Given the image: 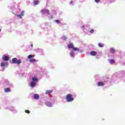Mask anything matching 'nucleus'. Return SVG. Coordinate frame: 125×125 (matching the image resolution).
<instances>
[{
	"label": "nucleus",
	"mask_w": 125,
	"mask_h": 125,
	"mask_svg": "<svg viewBox=\"0 0 125 125\" xmlns=\"http://www.w3.org/2000/svg\"><path fill=\"white\" fill-rule=\"evenodd\" d=\"M73 50H74V51H79V50H80V49L77 47H73Z\"/></svg>",
	"instance_id": "nucleus-20"
},
{
	"label": "nucleus",
	"mask_w": 125,
	"mask_h": 125,
	"mask_svg": "<svg viewBox=\"0 0 125 125\" xmlns=\"http://www.w3.org/2000/svg\"><path fill=\"white\" fill-rule=\"evenodd\" d=\"M40 98V96H39V95L38 94H34V99L36 100H38Z\"/></svg>",
	"instance_id": "nucleus-14"
},
{
	"label": "nucleus",
	"mask_w": 125,
	"mask_h": 125,
	"mask_svg": "<svg viewBox=\"0 0 125 125\" xmlns=\"http://www.w3.org/2000/svg\"><path fill=\"white\" fill-rule=\"evenodd\" d=\"M36 85V83L34 82H32L30 83V86L31 87H35V86Z\"/></svg>",
	"instance_id": "nucleus-10"
},
{
	"label": "nucleus",
	"mask_w": 125,
	"mask_h": 125,
	"mask_svg": "<svg viewBox=\"0 0 125 125\" xmlns=\"http://www.w3.org/2000/svg\"><path fill=\"white\" fill-rule=\"evenodd\" d=\"M68 48H74V45L73 43H70L67 45Z\"/></svg>",
	"instance_id": "nucleus-11"
},
{
	"label": "nucleus",
	"mask_w": 125,
	"mask_h": 125,
	"mask_svg": "<svg viewBox=\"0 0 125 125\" xmlns=\"http://www.w3.org/2000/svg\"><path fill=\"white\" fill-rule=\"evenodd\" d=\"M0 32H1V29L0 28Z\"/></svg>",
	"instance_id": "nucleus-31"
},
{
	"label": "nucleus",
	"mask_w": 125,
	"mask_h": 125,
	"mask_svg": "<svg viewBox=\"0 0 125 125\" xmlns=\"http://www.w3.org/2000/svg\"><path fill=\"white\" fill-rule=\"evenodd\" d=\"M115 60H109V63H110V64H115Z\"/></svg>",
	"instance_id": "nucleus-15"
},
{
	"label": "nucleus",
	"mask_w": 125,
	"mask_h": 125,
	"mask_svg": "<svg viewBox=\"0 0 125 125\" xmlns=\"http://www.w3.org/2000/svg\"><path fill=\"white\" fill-rule=\"evenodd\" d=\"M90 55H92V56H95V55L97 54V52L96 51H92L90 52Z\"/></svg>",
	"instance_id": "nucleus-6"
},
{
	"label": "nucleus",
	"mask_w": 125,
	"mask_h": 125,
	"mask_svg": "<svg viewBox=\"0 0 125 125\" xmlns=\"http://www.w3.org/2000/svg\"><path fill=\"white\" fill-rule=\"evenodd\" d=\"M74 98L73 97V95L72 94H67L65 97V100H66V102H72V101H74Z\"/></svg>",
	"instance_id": "nucleus-1"
},
{
	"label": "nucleus",
	"mask_w": 125,
	"mask_h": 125,
	"mask_svg": "<svg viewBox=\"0 0 125 125\" xmlns=\"http://www.w3.org/2000/svg\"><path fill=\"white\" fill-rule=\"evenodd\" d=\"M41 12L42 13V14H47V15L50 14L49 10L47 9H42L41 10Z\"/></svg>",
	"instance_id": "nucleus-3"
},
{
	"label": "nucleus",
	"mask_w": 125,
	"mask_h": 125,
	"mask_svg": "<svg viewBox=\"0 0 125 125\" xmlns=\"http://www.w3.org/2000/svg\"><path fill=\"white\" fill-rule=\"evenodd\" d=\"M21 16H24V11H21Z\"/></svg>",
	"instance_id": "nucleus-25"
},
{
	"label": "nucleus",
	"mask_w": 125,
	"mask_h": 125,
	"mask_svg": "<svg viewBox=\"0 0 125 125\" xmlns=\"http://www.w3.org/2000/svg\"><path fill=\"white\" fill-rule=\"evenodd\" d=\"M95 2L98 3L100 1V0H95Z\"/></svg>",
	"instance_id": "nucleus-28"
},
{
	"label": "nucleus",
	"mask_w": 125,
	"mask_h": 125,
	"mask_svg": "<svg viewBox=\"0 0 125 125\" xmlns=\"http://www.w3.org/2000/svg\"><path fill=\"white\" fill-rule=\"evenodd\" d=\"M36 60L35 59H31L29 60V62L31 63H34V62H36Z\"/></svg>",
	"instance_id": "nucleus-18"
},
{
	"label": "nucleus",
	"mask_w": 125,
	"mask_h": 125,
	"mask_svg": "<svg viewBox=\"0 0 125 125\" xmlns=\"http://www.w3.org/2000/svg\"><path fill=\"white\" fill-rule=\"evenodd\" d=\"M25 113H26L27 114H30V111H29V110H26L25 111Z\"/></svg>",
	"instance_id": "nucleus-24"
},
{
	"label": "nucleus",
	"mask_w": 125,
	"mask_h": 125,
	"mask_svg": "<svg viewBox=\"0 0 125 125\" xmlns=\"http://www.w3.org/2000/svg\"><path fill=\"white\" fill-rule=\"evenodd\" d=\"M62 40H64V41H65V40H67V37H66L65 36H63L62 37Z\"/></svg>",
	"instance_id": "nucleus-23"
},
{
	"label": "nucleus",
	"mask_w": 125,
	"mask_h": 125,
	"mask_svg": "<svg viewBox=\"0 0 125 125\" xmlns=\"http://www.w3.org/2000/svg\"><path fill=\"white\" fill-rule=\"evenodd\" d=\"M31 46L33 47V44H31Z\"/></svg>",
	"instance_id": "nucleus-32"
},
{
	"label": "nucleus",
	"mask_w": 125,
	"mask_h": 125,
	"mask_svg": "<svg viewBox=\"0 0 125 125\" xmlns=\"http://www.w3.org/2000/svg\"><path fill=\"white\" fill-rule=\"evenodd\" d=\"M90 33L91 34H93V33H94V30L93 29H91L90 31Z\"/></svg>",
	"instance_id": "nucleus-22"
},
{
	"label": "nucleus",
	"mask_w": 125,
	"mask_h": 125,
	"mask_svg": "<svg viewBox=\"0 0 125 125\" xmlns=\"http://www.w3.org/2000/svg\"><path fill=\"white\" fill-rule=\"evenodd\" d=\"M5 92H10V89L9 88H6L4 89Z\"/></svg>",
	"instance_id": "nucleus-19"
},
{
	"label": "nucleus",
	"mask_w": 125,
	"mask_h": 125,
	"mask_svg": "<svg viewBox=\"0 0 125 125\" xmlns=\"http://www.w3.org/2000/svg\"><path fill=\"white\" fill-rule=\"evenodd\" d=\"M1 67H3L4 66H6V67H7L8 66V62H1L0 63Z\"/></svg>",
	"instance_id": "nucleus-4"
},
{
	"label": "nucleus",
	"mask_w": 125,
	"mask_h": 125,
	"mask_svg": "<svg viewBox=\"0 0 125 125\" xmlns=\"http://www.w3.org/2000/svg\"><path fill=\"white\" fill-rule=\"evenodd\" d=\"M32 82H34V83H38L39 82V79L36 77L32 78Z\"/></svg>",
	"instance_id": "nucleus-7"
},
{
	"label": "nucleus",
	"mask_w": 125,
	"mask_h": 125,
	"mask_svg": "<svg viewBox=\"0 0 125 125\" xmlns=\"http://www.w3.org/2000/svg\"><path fill=\"white\" fill-rule=\"evenodd\" d=\"M55 22H56V23H58V24H59L60 23V21L58 20H56Z\"/></svg>",
	"instance_id": "nucleus-26"
},
{
	"label": "nucleus",
	"mask_w": 125,
	"mask_h": 125,
	"mask_svg": "<svg viewBox=\"0 0 125 125\" xmlns=\"http://www.w3.org/2000/svg\"><path fill=\"white\" fill-rule=\"evenodd\" d=\"M17 17H19V18H20L21 19V18H22V16L21 15H18Z\"/></svg>",
	"instance_id": "nucleus-27"
},
{
	"label": "nucleus",
	"mask_w": 125,
	"mask_h": 125,
	"mask_svg": "<svg viewBox=\"0 0 125 125\" xmlns=\"http://www.w3.org/2000/svg\"><path fill=\"white\" fill-rule=\"evenodd\" d=\"M115 51H116V50L115 49V48H110L111 53H114V52H115Z\"/></svg>",
	"instance_id": "nucleus-16"
},
{
	"label": "nucleus",
	"mask_w": 125,
	"mask_h": 125,
	"mask_svg": "<svg viewBox=\"0 0 125 125\" xmlns=\"http://www.w3.org/2000/svg\"><path fill=\"white\" fill-rule=\"evenodd\" d=\"M2 59L3 60H4V61H8L9 60V58L8 56H6L5 57H3L2 58Z\"/></svg>",
	"instance_id": "nucleus-9"
},
{
	"label": "nucleus",
	"mask_w": 125,
	"mask_h": 125,
	"mask_svg": "<svg viewBox=\"0 0 125 125\" xmlns=\"http://www.w3.org/2000/svg\"><path fill=\"white\" fill-rule=\"evenodd\" d=\"M12 62L14 64H17V65H20L22 63L21 60H17L16 58L12 59Z\"/></svg>",
	"instance_id": "nucleus-2"
},
{
	"label": "nucleus",
	"mask_w": 125,
	"mask_h": 125,
	"mask_svg": "<svg viewBox=\"0 0 125 125\" xmlns=\"http://www.w3.org/2000/svg\"><path fill=\"white\" fill-rule=\"evenodd\" d=\"M34 55H29L27 56V58L28 59H31V58H34Z\"/></svg>",
	"instance_id": "nucleus-17"
},
{
	"label": "nucleus",
	"mask_w": 125,
	"mask_h": 125,
	"mask_svg": "<svg viewBox=\"0 0 125 125\" xmlns=\"http://www.w3.org/2000/svg\"><path fill=\"white\" fill-rule=\"evenodd\" d=\"M98 46H99V47H103V46H104V44L102 43H99Z\"/></svg>",
	"instance_id": "nucleus-21"
},
{
	"label": "nucleus",
	"mask_w": 125,
	"mask_h": 125,
	"mask_svg": "<svg viewBox=\"0 0 125 125\" xmlns=\"http://www.w3.org/2000/svg\"><path fill=\"white\" fill-rule=\"evenodd\" d=\"M73 2V1H70V4H71V3Z\"/></svg>",
	"instance_id": "nucleus-29"
},
{
	"label": "nucleus",
	"mask_w": 125,
	"mask_h": 125,
	"mask_svg": "<svg viewBox=\"0 0 125 125\" xmlns=\"http://www.w3.org/2000/svg\"><path fill=\"white\" fill-rule=\"evenodd\" d=\"M45 105L48 106V107H52V104L49 102H46L45 103Z\"/></svg>",
	"instance_id": "nucleus-5"
},
{
	"label": "nucleus",
	"mask_w": 125,
	"mask_h": 125,
	"mask_svg": "<svg viewBox=\"0 0 125 125\" xmlns=\"http://www.w3.org/2000/svg\"><path fill=\"white\" fill-rule=\"evenodd\" d=\"M52 90H47L46 91L45 94H50V93H52Z\"/></svg>",
	"instance_id": "nucleus-12"
},
{
	"label": "nucleus",
	"mask_w": 125,
	"mask_h": 125,
	"mask_svg": "<svg viewBox=\"0 0 125 125\" xmlns=\"http://www.w3.org/2000/svg\"><path fill=\"white\" fill-rule=\"evenodd\" d=\"M98 86H104V83L102 82H99L97 83Z\"/></svg>",
	"instance_id": "nucleus-8"
},
{
	"label": "nucleus",
	"mask_w": 125,
	"mask_h": 125,
	"mask_svg": "<svg viewBox=\"0 0 125 125\" xmlns=\"http://www.w3.org/2000/svg\"><path fill=\"white\" fill-rule=\"evenodd\" d=\"M39 3H40V1L38 0H36L34 1L33 2V4L34 5H37L38 4H39Z\"/></svg>",
	"instance_id": "nucleus-13"
},
{
	"label": "nucleus",
	"mask_w": 125,
	"mask_h": 125,
	"mask_svg": "<svg viewBox=\"0 0 125 125\" xmlns=\"http://www.w3.org/2000/svg\"><path fill=\"white\" fill-rule=\"evenodd\" d=\"M71 56H73V54H70Z\"/></svg>",
	"instance_id": "nucleus-30"
}]
</instances>
